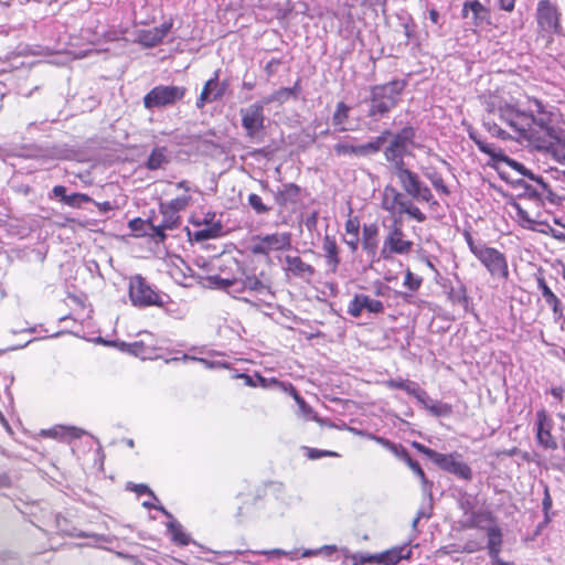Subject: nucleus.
<instances>
[{
	"instance_id": "obj_1",
	"label": "nucleus",
	"mask_w": 565,
	"mask_h": 565,
	"mask_svg": "<svg viewBox=\"0 0 565 565\" xmlns=\"http://www.w3.org/2000/svg\"><path fill=\"white\" fill-rule=\"evenodd\" d=\"M499 115L501 120L518 132L520 137L530 141L541 139L550 130L544 119H537L532 114L521 111L512 105L501 106Z\"/></svg>"
},
{
	"instance_id": "obj_2",
	"label": "nucleus",
	"mask_w": 565,
	"mask_h": 565,
	"mask_svg": "<svg viewBox=\"0 0 565 565\" xmlns=\"http://www.w3.org/2000/svg\"><path fill=\"white\" fill-rule=\"evenodd\" d=\"M407 86L405 79H393L370 88L369 117L380 119L388 115L401 102Z\"/></svg>"
},
{
	"instance_id": "obj_3",
	"label": "nucleus",
	"mask_w": 565,
	"mask_h": 565,
	"mask_svg": "<svg viewBox=\"0 0 565 565\" xmlns=\"http://www.w3.org/2000/svg\"><path fill=\"white\" fill-rule=\"evenodd\" d=\"M536 39L546 46L554 42L555 35L563 33L561 8L552 0H539L535 9Z\"/></svg>"
},
{
	"instance_id": "obj_4",
	"label": "nucleus",
	"mask_w": 565,
	"mask_h": 565,
	"mask_svg": "<svg viewBox=\"0 0 565 565\" xmlns=\"http://www.w3.org/2000/svg\"><path fill=\"white\" fill-rule=\"evenodd\" d=\"M465 239L470 252L487 268L492 277L507 280L509 278L508 262L500 250L487 246L480 239H475L469 231L463 232Z\"/></svg>"
},
{
	"instance_id": "obj_5",
	"label": "nucleus",
	"mask_w": 565,
	"mask_h": 565,
	"mask_svg": "<svg viewBox=\"0 0 565 565\" xmlns=\"http://www.w3.org/2000/svg\"><path fill=\"white\" fill-rule=\"evenodd\" d=\"M179 223V214H150L147 220H131L129 227L136 236H149L156 242H163L164 232L178 227Z\"/></svg>"
},
{
	"instance_id": "obj_6",
	"label": "nucleus",
	"mask_w": 565,
	"mask_h": 565,
	"mask_svg": "<svg viewBox=\"0 0 565 565\" xmlns=\"http://www.w3.org/2000/svg\"><path fill=\"white\" fill-rule=\"evenodd\" d=\"M216 214H191L193 230L189 234L196 241L216 238L226 234L230 230L225 227Z\"/></svg>"
},
{
	"instance_id": "obj_7",
	"label": "nucleus",
	"mask_w": 565,
	"mask_h": 565,
	"mask_svg": "<svg viewBox=\"0 0 565 565\" xmlns=\"http://www.w3.org/2000/svg\"><path fill=\"white\" fill-rule=\"evenodd\" d=\"M129 298L135 307L162 306L160 294L141 275H135L129 281Z\"/></svg>"
},
{
	"instance_id": "obj_8",
	"label": "nucleus",
	"mask_w": 565,
	"mask_h": 565,
	"mask_svg": "<svg viewBox=\"0 0 565 565\" xmlns=\"http://www.w3.org/2000/svg\"><path fill=\"white\" fill-rule=\"evenodd\" d=\"M186 93L183 86L158 85L143 96V106L147 109L162 108L181 100Z\"/></svg>"
},
{
	"instance_id": "obj_9",
	"label": "nucleus",
	"mask_w": 565,
	"mask_h": 565,
	"mask_svg": "<svg viewBox=\"0 0 565 565\" xmlns=\"http://www.w3.org/2000/svg\"><path fill=\"white\" fill-rule=\"evenodd\" d=\"M415 136V129L409 126L404 127L394 136L384 151L385 159L391 162L393 167L404 163V156L408 147L413 145Z\"/></svg>"
},
{
	"instance_id": "obj_10",
	"label": "nucleus",
	"mask_w": 565,
	"mask_h": 565,
	"mask_svg": "<svg viewBox=\"0 0 565 565\" xmlns=\"http://www.w3.org/2000/svg\"><path fill=\"white\" fill-rule=\"evenodd\" d=\"M392 135V131L386 129L381 132L380 136L374 138L372 141L364 145L353 146L347 142L335 143L333 149L338 156H355L366 157L369 154L376 153L381 150L386 139Z\"/></svg>"
},
{
	"instance_id": "obj_11",
	"label": "nucleus",
	"mask_w": 565,
	"mask_h": 565,
	"mask_svg": "<svg viewBox=\"0 0 565 565\" xmlns=\"http://www.w3.org/2000/svg\"><path fill=\"white\" fill-rule=\"evenodd\" d=\"M220 70H216L213 74V77L207 79L203 88L195 100V106L198 109H203L206 104H210L215 100H220L227 89V84L220 83Z\"/></svg>"
},
{
	"instance_id": "obj_12",
	"label": "nucleus",
	"mask_w": 565,
	"mask_h": 565,
	"mask_svg": "<svg viewBox=\"0 0 565 565\" xmlns=\"http://www.w3.org/2000/svg\"><path fill=\"white\" fill-rule=\"evenodd\" d=\"M242 126L248 137H254L264 129V104L255 103L245 109H241Z\"/></svg>"
},
{
	"instance_id": "obj_13",
	"label": "nucleus",
	"mask_w": 565,
	"mask_h": 565,
	"mask_svg": "<svg viewBox=\"0 0 565 565\" xmlns=\"http://www.w3.org/2000/svg\"><path fill=\"white\" fill-rule=\"evenodd\" d=\"M382 206L388 212H419L418 209L413 207L406 194L390 185L385 186L383 191Z\"/></svg>"
},
{
	"instance_id": "obj_14",
	"label": "nucleus",
	"mask_w": 565,
	"mask_h": 565,
	"mask_svg": "<svg viewBox=\"0 0 565 565\" xmlns=\"http://www.w3.org/2000/svg\"><path fill=\"white\" fill-rule=\"evenodd\" d=\"M458 454H438L435 463L443 470L457 476L463 480H471V468L463 461L458 460Z\"/></svg>"
},
{
	"instance_id": "obj_15",
	"label": "nucleus",
	"mask_w": 565,
	"mask_h": 565,
	"mask_svg": "<svg viewBox=\"0 0 565 565\" xmlns=\"http://www.w3.org/2000/svg\"><path fill=\"white\" fill-rule=\"evenodd\" d=\"M413 243L404 239V234L399 227H397V220L394 218V228L390 232L384 241L382 248V257L387 259L390 254H406L411 250Z\"/></svg>"
},
{
	"instance_id": "obj_16",
	"label": "nucleus",
	"mask_w": 565,
	"mask_h": 565,
	"mask_svg": "<svg viewBox=\"0 0 565 565\" xmlns=\"http://www.w3.org/2000/svg\"><path fill=\"white\" fill-rule=\"evenodd\" d=\"M553 422L545 409L536 412V439L540 446L545 449L555 450L558 445L552 435Z\"/></svg>"
},
{
	"instance_id": "obj_17",
	"label": "nucleus",
	"mask_w": 565,
	"mask_h": 565,
	"mask_svg": "<svg viewBox=\"0 0 565 565\" xmlns=\"http://www.w3.org/2000/svg\"><path fill=\"white\" fill-rule=\"evenodd\" d=\"M291 236L289 233H275L262 236L254 244L255 254H268L271 250H281L290 247Z\"/></svg>"
},
{
	"instance_id": "obj_18",
	"label": "nucleus",
	"mask_w": 565,
	"mask_h": 565,
	"mask_svg": "<svg viewBox=\"0 0 565 565\" xmlns=\"http://www.w3.org/2000/svg\"><path fill=\"white\" fill-rule=\"evenodd\" d=\"M193 201L189 182L183 180L174 184V195L167 201L170 212H180L190 207Z\"/></svg>"
},
{
	"instance_id": "obj_19",
	"label": "nucleus",
	"mask_w": 565,
	"mask_h": 565,
	"mask_svg": "<svg viewBox=\"0 0 565 565\" xmlns=\"http://www.w3.org/2000/svg\"><path fill=\"white\" fill-rule=\"evenodd\" d=\"M515 214V221L524 228H529L539 233L548 234L551 233L556 238H565V235L555 231L546 220H541V214Z\"/></svg>"
},
{
	"instance_id": "obj_20",
	"label": "nucleus",
	"mask_w": 565,
	"mask_h": 565,
	"mask_svg": "<svg viewBox=\"0 0 565 565\" xmlns=\"http://www.w3.org/2000/svg\"><path fill=\"white\" fill-rule=\"evenodd\" d=\"M173 26V20L169 19L164 21L161 25L154 26L149 30L140 31L138 35V41L146 47H153L160 44L163 39L170 33Z\"/></svg>"
},
{
	"instance_id": "obj_21",
	"label": "nucleus",
	"mask_w": 565,
	"mask_h": 565,
	"mask_svg": "<svg viewBox=\"0 0 565 565\" xmlns=\"http://www.w3.org/2000/svg\"><path fill=\"white\" fill-rule=\"evenodd\" d=\"M210 281L217 288L227 290L234 297H237L246 302L254 303L255 300L249 299L246 296H239L246 294L245 284L243 277L241 278H222L218 275L211 276Z\"/></svg>"
},
{
	"instance_id": "obj_22",
	"label": "nucleus",
	"mask_w": 565,
	"mask_h": 565,
	"mask_svg": "<svg viewBox=\"0 0 565 565\" xmlns=\"http://www.w3.org/2000/svg\"><path fill=\"white\" fill-rule=\"evenodd\" d=\"M246 294L253 296L255 300L264 301L267 296H270V288L263 282L255 275H244L243 277Z\"/></svg>"
},
{
	"instance_id": "obj_23",
	"label": "nucleus",
	"mask_w": 565,
	"mask_h": 565,
	"mask_svg": "<svg viewBox=\"0 0 565 565\" xmlns=\"http://www.w3.org/2000/svg\"><path fill=\"white\" fill-rule=\"evenodd\" d=\"M393 173L396 175L403 189L407 192L408 195L413 190H416V186L420 183L418 175L407 169L405 167V162L394 166Z\"/></svg>"
},
{
	"instance_id": "obj_24",
	"label": "nucleus",
	"mask_w": 565,
	"mask_h": 565,
	"mask_svg": "<svg viewBox=\"0 0 565 565\" xmlns=\"http://www.w3.org/2000/svg\"><path fill=\"white\" fill-rule=\"evenodd\" d=\"M469 12L472 13V20L475 25H480L483 21L490 17V11L479 0L466 1L462 6V18H468Z\"/></svg>"
},
{
	"instance_id": "obj_25",
	"label": "nucleus",
	"mask_w": 565,
	"mask_h": 565,
	"mask_svg": "<svg viewBox=\"0 0 565 565\" xmlns=\"http://www.w3.org/2000/svg\"><path fill=\"white\" fill-rule=\"evenodd\" d=\"M395 456L403 460L412 469V471L420 479L423 491L430 492L433 482H430L426 478V475L422 467L419 466V463L412 459L407 450L404 447H402Z\"/></svg>"
},
{
	"instance_id": "obj_26",
	"label": "nucleus",
	"mask_w": 565,
	"mask_h": 565,
	"mask_svg": "<svg viewBox=\"0 0 565 565\" xmlns=\"http://www.w3.org/2000/svg\"><path fill=\"white\" fill-rule=\"evenodd\" d=\"M487 535H488V551L490 557L495 561L499 558V553L501 551L502 545V531L497 524H491L487 526Z\"/></svg>"
},
{
	"instance_id": "obj_27",
	"label": "nucleus",
	"mask_w": 565,
	"mask_h": 565,
	"mask_svg": "<svg viewBox=\"0 0 565 565\" xmlns=\"http://www.w3.org/2000/svg\"><path fill=\"white\" fill-rule=\"evenodd\" d=\"M494 523L492 513L489 511L472 512L468 519L462 523L465 529H480L487 530V526Z\"/></svg>"
},
{
	"instance_id": "obj_28",
	"label": "nucleus",
	"mask_w": 565,
	"mask_h": 565,
	"mask_svg": "<svg viewBox=\"0 0 565 565\" xmlns=\"http://www.w3.org/2000/svg\"><path fill=\"white\" fill-rule=\"evenodd\" d=\"M537 288L541 290L542 296L546 303L552 308L555 317L562 316L561 300L551 290V288L546 285L545 279L543 277H537Z\"/></svg>"
},
{
	"instance_id": "obj_29",
	"label": "nucleus",
	"mask_w": 565,
	"mask_h": 565,
	"mask_svg": "<svg viewBox=\"0 0 565 565\" xmlns=\"http://www.w3.org/2000/svg\"><path fill=\"white\" fill-rule=\"evenodd\" d=\"M287 269L299 277L312 276L315 269L311 265L305 263L299 256H286Z\"/></svg>"
},
{
	"instance_id": "obj_30",
	"label": "nucleus",
	"mask_w": 565,
	"mask_h": 565,
	"mask_svg": "<svg viewBox=\"0 0 565 565\" xmlns=\"http://www.w3.org/2000/svg\"><path fill=\"white\" fill-rule=\"evenodd\" d=\"M322 249L324 252L328 267L332 273H335L338 265L340 264V258L338 256V246L335 241L327 235L323 238Z\"/></svg>"
},
{
	"instance_id": "obj_31",
	"label": "nucleus",
	"mask_w": 565,
	"mask_h": 565,
	"mask_svg": "<svg viewBox=\"0 0 565 565\" xmlns=\"http://www.w3.org/2000/svg\"><path fill=\"white\" fill-rule=\"evenodd\" d=\"M362 246L369 255H375L377 249V227L375 225H364Z\"/></svg>"
},
{
	"instance_id": "obj_32",
	"label": "nucleus",
	"mask_w": 565,
	"mask_h": 565,
	"mask_svg": "<svg viewBox=\"0 0 565 565\" xmlns=\"http://www.w3.org/2000/svg\"><path fill=\"white\" fill-rule=\"evenodd\" d=\"M167 153L168 150L166 147L153 148L146 162V168L152 171L162 168L163 164L169 162Z\"/></svg>"
},
{
	"instance_id": "obj_33",
	"label": "nucleus",
	"mask_w": 565,
	"mask_h": 565,
	"mask_svg": "<svg viewBox=\"0 0 565 565\" xmlns=\"http://www.w3.org/2000/svg\"><path fill=\"white\" fill-rule=\"evenodd\" d=\"M420 404L429 411L434 416L437 417H447L452 413L451 405L447 403H443L440 401H434L429 397L427 394V398L424 402H420Z\"/></svg>"
},
{
	"instance_id": "obj_34",
	"label": "nucleus",
	"mask_w": 565,
	"mask_h": 565,
	"mask_svg": "<svg viewBox=\"0 0 565 565\" xmlns=\"http://www.w3.org/2000/svg\"><path fill=\"white\" fill-rule=\"evenodd\" d=\"M404 547H398L377 554V564L394 565L403 558H408L411 551H407V553L404 554Z\"/></svg>"
},
{
	"instance_id": "obj_35",
	"label": "nucleus",
	"mask_w": 565,
	"mask_h": 565,
	"mask_svg": "<svg viewBox=\"0 0 565 565\" xmlns=\"http://www.w3.org/2000/svg\"><path fill=\"white\" fill-rule=\"evenodd\" d=\"M351 107L344 102H339L335 106V110L332 115V125L338 128L339 131H345L347 128L343 126L350 115Z\"/></svg>"
},
{
	"instance_id": "obj_36",
	"label": "nucleus",
	"mask_w": 565,
	"mask_h": 565,
	"mask_svg": "<svg viewBox=\"0 0 565 565\" xmlns=\"http://www.w3.org/2000/svg\"><path fill=\"white\" fill-rule=\"evenodd\" d=\"M409 195L418 202L427 203L428 209H437V201L433 200V194L426 185H422L420 183L416 186V190H413Z\"/></svg>"
},
{
	"instance_id": "obj_37",
	"label": "nucleus",
	"mask_w": 565,
	"mask_h": 565,
	"mask_svg": "<svg viewBox=\"0 0 565 565\" xmlns=\"http://www.w3.org/2000/svg\"><path fill=\"white\" fill-rule=\"evenodd\" d=\"M45 434L47 436H51L54 438H57V437L79 438L84 434V430L76 428V427L57 426V427H54L53 429L45 431Z\"/></svg>"
},
{
	"instance_id": "obj_38",
	"label": "nucleus",
	"mask_w": 565,
	"mask_h": 565,
	"mask_svg": "<svg viewBox=\"0 0 565 565\" xmlns=\"http://www.w3.org/2000/svg\"><path fill=\"white\" fill-rule=\"evenodd\" d=\"M168 531L172 535L173 542L179 545H188L190 542V537L186 533L183 532L182 525L177 521H170L168 523Z\"/></svg>"
},
{
	"instance_id": "obj_39",
	"label": "nucleus",
	"mask_w": 565,
	"mask_h": 565,
	"mask_svg": "<svg viewBox=\"0 0 565 565\" xmlns=\"http://www.w3.org/2000/svg\"><path fill=\"white\" fill-rule=\"evenodd\" d=\"M407 394L414 396L419 403L426 401L427 392L413 381L405 380L404 390Z\"/></svg>"
},
{
	"instance_id": "obj_40",
	"label": "nucleus",
	"mask_w": 565,
	"mask_h": 565,
	"mask_svg": "<svg viewBox=\"0 0 565 565\" xmlns=\"http://www.w3.org/2000/svg\"><path fill=\"white\" fill-rule=\"evenodd\" d=\"M363 310L371 313H380L384 310V305L377 299H373L367 295L361 294Z\"/></svg>"
},
{
	"instance_id": "obj_41",
	"label": "nucleus",
	"mask_w": 565,
	"mask_h": 565,
	"mask_svg": "<svg viewBox=\"0 0 565 565\" xmlns=\"http://www.w3.org/2000/svg\"><path fill=\"white\" fill-rule=\"evenodd\" d=\"M449 299L452 303H458L463 307L468 306L469 297L467 295V289L463 285H460L458 289L452 288L449 292Z\"/></svg>"
},
{
	"instance_id": "obj_42",
	"label": "nucleus",
	"mask_w": 565,
	"mask_h": 565,
	"mask_svg": "<svg viewBox=\"0 0 565 565\" xmlns=\"http://www.w3.org/2000/svg\"><path fill=\"white\" fill-rule=\"evenodd\" d=\"M292 89H289L287 87H281L277 90H275L270 96H268L264 104H269L273 102L284 103L288 100L291 96Z\"/></svg>"
},
{
	"instance_id": "obj_43",
	"label": "nucleus",
	"mask_w": 565,
	"mask_h": 565,
	"mask_svg": "<svg viewBox=\"0 0 565 565\" xmlns=\"http://www.w3.org/2000/svg\"><path fill=\"white\" fill-rule=\"evenodd\" d=\"M89 201H90V198H88L86 194L72 193V194H68L64 204L73 207V209H81L83 203H87Z\"/></svg>"
},
{
	"instance_id": "obj_44",
	"label": "nucleus",
	"mask_w": 565,
	"mask_h": 565,
	"mask_svg": "<svg viewBox=\"0 0 565 565\" xmlns=\"http://www.w3.org/2000/svg\"><path fill=\"white\" fill-rule=\"evenodd\" d=\"M363 311L361 294L354 296L348 306V313L354 318L361 316Z\"/></svg>"
},
{
	"instance_id": "obj_45",
	"label": "nucleus",
	"mask_w": 565,
	"mask_h": 565,
	"mask_svg": "<svg viewBox=\"0 0 565 565\" xmlns=\"http://www.w3.org/2000/svg\"><path fill=\"white\" fill-rule=\"evenodd\" d=\"M428 178H429L433 186L435 188V190L438 193H440L443 195H449L450 191H449L448 186L446 185L441 175L434 173V174L429 175Z\"/></svg>"
},
{
	"instance_id": "obj_46",
	"label": "nucleus",
	"mask_w": 565,
	"mask_h": 565,
	"mask_svg": "<svg viewBox=\"0 0 565 565\" xmlns=\"http://www.w3.org/2000/svg\"><path fill=\"white\" fill-rule=\"evenodd\" d=\"M472 139L481 152L487 153L493 158L499 156V151L493 143H489V142L478 139L476 137H472Z\"/></svg>"
},
{
	"instance_id": "obj_47",
	"label": "nucleus",
	"mask_w": 565,
	"mask_h": 565,
	"mask_svg": "<svg viewBox=\"0 0 565 565\" xmlns=\"http://www.w3.org/2000/svg\"><path fill=\"white\" fill-rule=\"evenodd\" d=\"M422 278L414 275L409 269L406 270L404 286L411 291H416L422 285Z\"/></svg>"
},
{
	"instance_id": "obj_48",
	"label": "nucleus",
	"mask_w": 565,
	"mask_h": 565,
	"mask_svg": "<svg viewBox=\"0 0 565 565\" xmlns=\"http://www.w3.org/2000/svg\"><path fill=\"white\" fill-rule=\"evenodd\" d=\"M290 392H291V395H292L294 399L298 404L299 409L301 411V413L305 414V415L311 414L312 413V408L306 403V401L299 395V393L291 385H290Z\"/></svg>"
},
{
	"instance_id": "obj_49",
	"label": "nucleus",
	"mask_w": 565,
	"mask_h": 565,
	"mask_svg": "<svg viewBox=\"0 0 565 565\" xmlns=\"http://www.w3.org/2000/svg\"><path fill=\"white\" fill-rule=\"evenodd\" d=\"M373 440L376 441L377 444H380L381 446L385 447L386 449H388L394 455H396L398 452V450L403 447L402 445L394 444L391 440H388L384 437H381V436L373 437Z\"/></svg>"
},
{
	"instance_id": "obj_50",
	"label": "nucleus",
	"mask_w": 565,
	"mask_h": 565,
	"mask_svg": "<svg viewBox=\"0 0 565 565\" xmlns=\"http://www.w3.org/2000/svg\"><path fill=\"white\" fill-rule=\"evenodd\" d=\"M412 446L419 452L424 454L425 456H427L433 462L435 461V459L437 458L438 454L437 451L426 447L425 445L420 444V443H417V441H413L412 443Z\"/></svg>"
},
{
	"instance_id": "obj_51",
	"label": "nucleus",
	"mask_w": 565,
	"mask_h": 565,
	"mask_svg": "<svg viewBox=\"0 0 565 565\" xmlns=\"http://www.w3.org/2000/svg\"><path fill=\"white\" fill-rule=\"evenodd\" d=\"M322 551H324L327 554L330 555V554H332L333 552L337 551V546L335 545H324L320 550H305L302 552L301 556L302 557H309V556H312V555H318Z\"/></svg>"
},
{
	"instance_id": "obj_52",
	"label": "nucleus",
	"mask_w": 565,
	"mask_h": 565,
	"mask_svg": "<svg viewBox=\"0 0 565 565\" xmlns=\"http://www.w3.org/2000/svg\"><path fill=\"white\" fill-rule=\"evenodd\" d=\"M483 548V544L480 541L468 540L462 548L466 553H475Z\"/></svg>"
},
{
	"instance_id": "obj_53",
	"label": "nucleus",
	"mask_w": 565,
	"mask_h": 565,
	"mask_svg": "<svg viewBox=\"0 0 565 565\" xmlns=\"http://www.w3.org/2000/svg\"><path fill=\"white\" fill-rule=\"evenodd\" d=\"M544 190H545L544 198L547 202H550L551 204H555V205L561 204V202L563 201L562 196L554 193L551 189L547 188L546 184H544Z\"/></svg>"
},
{
	"instance_id": "obj_54",
	"label": "nucleus",
	"mask_w": 565,
	"mask_h": 565,
	"mask_svg": "<svg viewBox=\"0 0 565 565\" xmlns=\"http://www.w3.org/2000/svg\"><path fill=\"white\" fill-rule=\"evenodd\" d=\"M486 126L492 136H497L498 138H501L503 140L508 138V134L503 129H501L497 124L488 122Z\"/></svg>"
},
{
	"instance_id": "obj_55",
	"label": "nucleus",
	"mask_w": 565,
	"mask_h": 565,
	"mask_svg": "<svg viewBox=\"0 0 565 565\" xmlns=\"http://www.w3.org/2000/svg\"><path fill=\"white\" fill-rule=\"evenodd\" d=\"M248 201L253 209H255L256 211L264 212L266 210L259 195L253 193L249 195Z\"/></svg>"
},
{
	"instance_id": "obj_56",
	"label": "nucleus",
	"mask_w": 565,
	"mask_h": 565,
	"mask_svg": "<svg viewBox=\"0 0 565 565\" xmlns=\"http://www.w3.org/2000/svg\"><path fill=\"white\" fill-rule=\"evenodd\" d=\"M360 222L356 218H349L345 223V230L349 235H358Z\"/></svg>"
},
{
	"instance_id": "obj_57",
	"label": "nucleus",
	"mask_w": 565,
	"mask_h": 565,
	"mask_svg": "<svg viewBox=\"0 0 565 565\" xmlns=\"http://www.w3.org/2000/svg\"><path fill=\"white\" fill-rule=\"evenodd\" d=\"M542 505H543V511L545 513V519L547 522L548 521V511L552 508V498L550 495L547 487H545V490H544V498H543Z\"/></svg>"
},
{
	"instance_id": "obj_58",
	"label": "nucleus",
	"mask_w": 565,
	"mask_h": 565,
	"mask_svg": "<svg viewBox=\"0 0 565 565\" xmlns=\"http://www.w3.org/2000/svg\"><path fill=\"white\" fill-rule=\"evenodd\" d=\"M54 198L58 199L61 202L65 203L68 194L66 193V188L64 185H55L52 190Z\"/></svg>"
},
{
	"instance_id": "obj_59",
	"label": "nucleus",
	"mask_w": 565,
	"mask_h": 565,
	"mask_svg": "<svg viewBox=\"0 0 565 565\" xmlns=\"http://www.w3.org/2000/svg\"><path fill=\"white\" fill-rule=\"evenodd\" d=\"M405 380L403 379H391L385 382V385L392 390H404Z\"/></svg>"
},
{
	"instance_id": "obj_60",
	"label": "nucleus",
	"mask_w": 565,
	"mask_h": 565,
	"mask_svg": "<svg viewBox=\"0 0 565 565\" xmlns=\"http://www.w3.org/2000/svg\"><path fill=\"white\" fill-rule=\"evenodd\" d=\"M498 1H499L500 9H502L507 12H512L514 10L516 0H498Z\"/></svg>"
},
{
	"instance_id": "obj_61",
	"label": "nucleus",
	"mask_w": 565,
	"mask_h": 565,
	"mask_svg": "<svg viewBox=\"0 0 565 565\" xmlns=\"http://www.w3.org/2000/svg\"><path fill=\"white\" fill-rule=\"evenodd\" d=\"M129 352L135 354L136 356L140 355L143 352L145 345L142 342H134L128 345Z\"/></svg>"
},
{
	"instance_id": "obj_62",
	"label": "nucleus",
	"mask_w": 565,
	"mask_h": 565,
	"mask_svg": "<svg viewBox=\"0 0 565 565\" xmlns=\"http://www.w3.org/2000/svg\"><path fill=\"white\" fill-rule=\"evenodd\" d=\"M335 455L334 452H331V451H321V450H318V449H310L309 450V458L311 459H318L322 456H333Z\"/></svg>"
},
{
	"instance_id": "obj_63",
	"label": "nucleus",
	"mask_w": 565,
	"mask_h": 565,
	"mask_svg": "<svg viewBox=\"0 0 565 565\" xmlns=\"http://www.w3.org/2000/svg\"><path fill=\"white\" fill-rule=\"evenodd\" d=\"M259 553L260 554H265V555H270V556H285V555H289L288 552L281 550V548H274V550H269V551H262Z\"/></svg>"
},
{
	"instance_id": "obj_64",
	"label": "nucleus",
	"mask_w": 565,
	"mask_h": 565,
	"mask_svg": "<svg viewBox=\"0 0 565 565\" xmlns=\"http://www.w3.org/2000/svg\"><path fill=\"white\" fill-rule=\"evenodd\" d=\"M11 486V479L7 473H0V489L9 488Z\"/></svg>"
}]
</instances>
